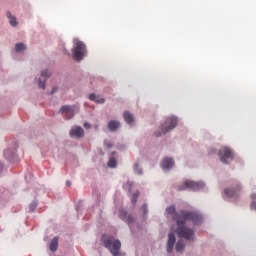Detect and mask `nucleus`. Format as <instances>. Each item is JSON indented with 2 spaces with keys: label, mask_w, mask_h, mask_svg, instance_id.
<instances>
[{
  "label": "nucleus",
  "mask_w": 256,
  "mask_h": 256,
  "mask_svg": "<svg viewBox=\"0 0 256 256\" xmlns=\"http://www.w3.org/2000/svg\"><path fill=\"white\" fill-rule=\"evenodd\" d=\"M166 211L168 215H173V219L176 221V225L178 226L176 229V235L180 237V239L191 241V239H193L194 232L191 230V228L185 227V222L192 221L194 225H199V223L203 221L201 214L185 210L177 213L175 206H169L166 208Z\"/></svg>",
  "instance_id": "1"
},
{
  "label": "nucleus",
  "mask_w": 256,
  "mask_h": 256,
  "mask_svg": "<svg viewBox=\"0 0 256 256\" xmlns=\"http://www.w3.org/2000/svg\"><path fill=\"white\" fill-rule=\"evenodd\" d=\"M177 117L171 116L168 117L165 122L161 125V132H155L156 137H161V135H165L169 133V131H173L177 127Z\"/></svg>",
  "instance_id": "2"
},
{
  "label": "nucleus",
  "mask_w": 256,
  "mask_h": 256,
  "mask_svg": "<svg viewBox=\"0 0 256 256\" xmlns=\"http://www.w3.org/2000/svg\"><path fill=\"white\" fill-rule=\"evenodd\" d=\"M73 58L75 61H81L87 54V48L83 42L78 39L74 40V47L72 49Z\"/></svg>",
  "instance_id": "3"
},
{
  "label": "nucleus",
  "mask_w": 256,
  "mask_h": 256,
  "mask_svg": "<svg viewBox=\"0 0 256 256\" xmlns=\"http://www.w3.org/2000/svg\"><path fill=\"white\" fill-rule=\"evenodd\" d=\"M218 157L221 163L229 165V161H233V159L235 158V154L233 153L231 148L223 146L218 152Z\"/></svg>",
  "instance_id": "4"
},
{
  "label": "nucleus",
  "mask_w": 256,
  "mask_h": 256,
  "mask_svg": "<svg viewBox=\"0 0 256 256\" xmlns=\"http://www.w3.org/2000/svg\"><path fill=\"white\" fill-rule=\"evenodd\" d=\"M104 247L109 249L113 256H119V251H121V241L113 240V238H108L104 240Z\"/></svg>",
  "instance_id": "5"
},
{
  "label": "nucleus",
  "mask_w": 256,
  "mask_h": 256,
  "mask_svg": "<svg viewBox=\"0 0 256 256\" xmlns=\"http://www.w3.org/2000/svg\"><path fill=\"white\" fill-rule=\"evenodd\" d=\"M241 193H243V186L241 183L224 190V195H226V197H230L231 199H239V197H241Z\"/></svg>",
  "instance_id": "6"
},
{
  "label": "nucleus",
  "mask_w": 256,
  "mask_h": 256,
  "mask_svg": "<svg viewBox=\"0 0 256 256\" xmlns=\"http://www.w3.org/2000/svg\"><path fill=\"white\" fill-rule=\"evenodd\" d=\"M205 184L203 182H193L191 180L184 181L183 185L178 187V191H185V189H191L192 191H199L203 189Z\"/></svg>",
  "instance_id": "7"
},
{
  "label": "nucleus",
  "mask_w": 256,
  "mask_h": 256,
  "mask_svg": "<svg viewBox=\"0 0 256 256\" xmlns=\"http://www.w3.org/2000/svg\"><path fill=\"white\" fill-rule=\"evenodd\" d=\"M60 113H63L65 115V119H73V117L75 116V113H79V106H77V105L62 106L60 109Z\"/></svg>",
  "instance_id": "8"
},
{
  "label": "nucleus",
  "mask_w": 256,
  "mask_h": 256,
  "mask_svg": "<svg viewBox=\"0 0 256 256\" xmlns=\"http://www.w3.org/2000/svg\"><path fill=\"white\" fill-rule=\"evenodd\" d=\"M175 233L170 232L168 235V243H167V252L171 253V251H173V247H175Z\"/></svg>",
  "instance_id": "9"
},
{
  "label": "nucleus",
  "mask_w": 256,
  "mask_h": 256,
  "mask_svg": "<svg viewBox=\"0 0 256 256\" xmlns=\"http://www.w3.org/2000/svg\"><path fill=\"white\" fill-rule=\"evenodd\" d=\"M175 165V161L173 158H164L161 162V167L164 169V171H167V169H171Z\"/></svg>",
  "instance_id": "10"
},
{
  "label": "nucleus",
  "mask_w": 256,
  "mask_h": 256,
  "mask_svg": "<svg viewBox=\"0 0 256 256\" xmlns=\"http://www.w3.org/2000/svg\"><path fill=\"white\" fill-rule=\"evenodd\" d=\"M84 131L83 128L76 126L70 130V136L75 137L76 139H79L80 137H83Z\"/></svg>",
  "instance_id": "11"
},
{
  "label": "nucleus",
  "mask_w": 256,
  "mask_h": 256,
  "mask_svg": "<svg viewBox=\"0 0 256 256\" xmlns=\"http://www.w3.org/2000/svg\"><path fill=\"white\" fill-rule=\"evenodd\" d=\"M120 219H122V221H126V223H133V217L125 210H120Z\"/></svg>",
  "instance_id": "12"
},
{
  "label": "nucleus",
  "mask_w": 256,
  "mask_h": 256,
  "mask_svg": "<svg viewBox=\"0 0 256 256\" xmlns=\"http://www.w3.org/2000/svg\"><path fill=\"white\" fill-rule=\"evenodd\" d=\"M58 248H59V238L54 237L50 242L49 249L50 251H52V253H55V251H57Z\"/></svg>",
  "instance_id": "13"
},
{
  "label": "nucleus",
  "mask_w": 256,
  "mask_h": 256,
  "mask_svg": "<svg viewBox=\"0 0 256 256\" xmlns=\"http://www.w3.org/2000/svg\"><path fill=\"white\" fill-rule=\"evenodd\" d=\"M121 127V123L119 121L111 120L108 122L109 131H117Z\"/></svg>",
  "instance_id": "14"
},
{
  "label": "nucleus",
  "mask_w": 256,
  "mask_h": 256,
  "mask_svg": "<svg viewBox=\"0 0 256 256\" xmlns=\"http://www.w3.org/2000/svg\"><path fill=\"white\" fill-rule=\"evenodd\" d=\"M123 117L124 121H126L128 125H133V122L135 121V117H133V114H130L129 112L125 111L123 113Z\"/></svg>",
  "instance_id": "15"
},
{
  "label": "nucleus",
  "mask_w": 256,
  "mask_h": 256,
  "mask_svg": "<svg viewBox=\"0 0 256 256\" xmlns=\"http://www.w3.org/2000/svg\"><path fill=\"white\" fill-rule=\"evenodd\" d=\"M15 153H17V149L5 150L4 157H6L7 159H9V161H11V159H13V157H15Z\"/></svg>",
  "instance_id": "16"
},
{
  "label": "nucleus",
  "mask_w": 256,
  "mask_h": 256,
  "mask_svg": "<svg viewBox=\"0 0 256 256\" xmlns=\"http://www.w3.org/2000/svg\"><path fill=\"white\" fill-rule=\"evenodd\" d=\"M7 17L9 19V23L10 25H12V27H17V18H15V16L11 15V12H7Z\"/></svg>",
  "instance_id": "17"
},
{
  "label": "nucleus",
  "mask_w": 256,
  "mask_h": 256,
  "mask_svg": "<svg viewBox=\"0 0 256 256\" xmlns=\"http://www.w3.org/2000/svg\"><path fill=\"white\" fill-rule=\"evenodd\" d=\"M89 99L90 101H94L95 103H100V104L105 103V98H99L95 94H90Z\"/></svg>",
  "instance_id": "18"
},
{
  "label": "nucleus",
  "mask_w": 256,
  "mask_h": 256,
  "mask_svg": "<svg viewBox=\"0 0 256 256\" xmlns=\"http://www.w3.org/2000/svg\"><path fill=\"white\" fill-rule=\"evenodd\" d=\"M175 249L178 253H183V250L185 249V242H183V240H179Z\"/></svg>",
  "instance_id": "19"
},
{
  "label": "nucleus",
  "mask_w": 256,
  "mask_h": 256,
  "mask_svg": "<svg viewBox=\"0 0 256 256\" xmlns=\"http://www.w3.org/2000/svg\"><path fill=\"white\" fill-rule=\"evenodd\" d=\"M250 198H251L250 209H255L256 208V193H252L250 195Z\"/></svg>",
  "instance_id": "20"
},
{
  "label": "nucleus",
  "mask_w": 256,
  "mask_h": 256,
  "mask_svg": "<svg viewBox=\"0 0 256 256\" xmlns=\"http://www.w3.org/2000/svg\"><path fill=\"white\" fill-rule=\"evenodd\" d=\"M15 51L16 53H21V51H25V44L23 43L16 44Z\"/></svg>",
  "instance_id": "21"
},
{
  "label": "nucleus",
  "mask_w": 256,
  "mask_h": 256,
  "mask_svg": "<svg viewBox=\"0 0 256 256\" xmlns=\"http://www.w3.org/2000/svg\"><path fill=\"white\" fill-rule=\"evenodd\" d=\"M108 167L112 169L117 167V160H115V158H110V160L108 161Z\"/></svg>",
  "instance_id": "22"
},
{
  "label": "nucleus",
  "mask_w": 256,
  "mask_h": 256,
  "mask_svg": "<svg viewBox=\"0 0 256 256\" xmlns=\"http://www.w3.org/2000/svg\"><path fill=\"white\" fill-rule=\"evenodd\" d=\"M138 197H139V191L134 192L132 195V198H131L133 205H135V203H137Z\"/></svg>",
  "instance_id": "23"
},
{
  "label": "nucleus",
  "mask_w": 256,
  "mask_h": 256,
  "mask_svg": "<svg viewBox=\"0 0 256 256\" xmlns=\"http://www.w3.org/2000/svg\"><path fill=\"white\" fill-rule=\"evenodd\" d=\"M134 170L138 175H143V170L139 168V164L134 165Z\"/></svg>",
  "instance_id": "24"
},
{
  "label": "nucleus",
  "mask_w": 256,
  "mask_h": 256,
  "mask_svg": "<svg viewBox=\"0 0 256 256\" xmlns=\"http://www.w3.org/2000/svg\"><path fill=\"white\" fill-rule=\"evenodd\" d=\"M104 145L107 147V149H111V147H113V143H111L109 140H105Z\"/></svg>",
  "instance_id": "25"
},
{
  "label": "nucleus",
  "mask_w": 256,
  "mask_h": 256,
  "mask_svg": "<svg viewBox=\"0 0 256 256\" xmlns=\"http://www.w3.org/2000/svg\"><path fill=\"white\" fill-rule=\"evenodd\" d=\"M41 75H42V77H51V73H49V71H47V70H43L41 72Z\"/></svg>",
  "instance_id": "26"
},
{
  "label": "nucleus",
  "mask_w": 256,
  "mask_h": 256,
  "mask_svg": "<svg viewBox=\"0 0 256 256\" xmlns=\"http://www.w3.org/2000/svg\"><path fill=\"white\" fill-rule=\"evenodd\" d=\"M38 87L40 89H45V80L44 81L38 80Z\"/></svg>",
  "instance_id": "27"
},
{
  "label": "nucleus",
  "mask_w": 256,
  "mask_h": 256,
  "mask_svg": "<svg viewBox=\"0 0 256 256\" xmlns=\"http://www.w3.org/2000/svg\"><path fill=\"white\" fill-rule=\"evenodd\" d=\"M142 209L144 211V215H147V204H143Z\"/></svg>",
  "instance_id": "28"
},
{
  "label": "nucleus",
  "mask_w": 256,
  "mask_h": 256,
  "mask_svg": "<svg viewBox=\"0 0 256 256\" xmlns=\"http://www.w3.org/2000/svg\"><path fill=\"white\" fill-rule=\"evenodd\" d=\"M84 127H85V129H91V124L85 122Z\"/></svg>",
  "instance_id": "29"
},
{
  "label": "nucleus",
  "mask_w": 256,
  "mask_h": 256,
  "mask_svg": "<svg viewBox=\"0 0 256 256\" xmlns=\"http://www.w3.org/2000/svg\"><path fill=\"white\" fill-rule=\"evenodd\" d=\"M66 185H67L68 187H71V182H70V181H67V182H66Z\"/></svg>",
  "instance_id": "30"
},
{
  "label": "nucleus",
  "mask_w": 256,
  "mask_h": 256,
  "mask_svg": "<svg viewBox=\"0 0 256 256\" xmlns=\"http://www.w3.org/2000/svg\"><path fill=\"white\" fill-rule=\"evenodd\" d=\"M32 207H34V209H35V207H37V205H35V204L33 205V204H32Z\"/></svg>",
  "instance_id": "31"
},
{
  "label": "nucleus",
  "mask_w": 256,
  "mask_h": 256,
  "mask_svg": "<svg viewBox=\"0 0 256 256\" xmlns=\"http://www.w3.org/2000/svg\"><path fill=\"white\" fill-rule=\"evenodd\" d=\"M251 210H252V211H256V208H252Z\"/></svg>",
  "instance_id": "32"
},
{
  "label": "nucleus",
  "mask_w": 256,
  "mask_h": 256,
  "mask_svg": "<svg viewBox=\"0 0 256 256\" xmlns=\"http://www.w3.org/2000/svg\"><path fill=\"white\" fill-rule=\"evenodd\" d=\"M127 185H129V183H126V187H127Z\"/></svg>",
  "instance_id": "33"
}]
</instances>
